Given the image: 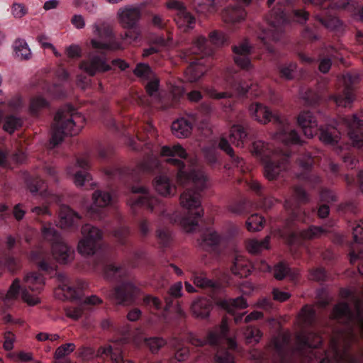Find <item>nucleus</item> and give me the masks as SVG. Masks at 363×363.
<instances>
[{
  "instance_id": "28",
  "label": "nucleus",
  "mask_w": 363,
  "mask_h": 363,
  "mask_svg": "<svg viewBox=\"0 0 363 363\" xmlns=\"http://www.w3.org/2000/svg\"><path fill=\"white\" fill-rule=\"evenodd\" d=\"M83 237L97 244L103 238V232L98 228L90 224H86L82 228Z\"/></svg>"
},
{
  "instance_id": "33",
  "label": "nucleus",
  "mask_w": 363,
  "mask_h": 363,
  "mask_svg": "<svg viewBox=\"0 0 363 363\" xmlns=\"http://www.w3.org/2000/svg\"><path fill=\"white\" fill-rule=\"evenodd\" d=\"M154 186L158 194L162 196H168L171 194L172 188L168 179L164 176L156 177L154 182Z\"/></svg>"
},
{
  "instance_id": "20",
  "label": "nucleus",
  "mask_w": 363,
  "mask_h": 363,
  "mask_svg": "<svg viewBox=\"0 0 363 363\" xmlns=\"http://www.w3.org/2000/svg\"><path fill=\"white\" fill-rule=\"evenodd\" d=\"M212 310V301L208 298H201L191 306L194 316L199 319L208 318Z\"/></svg>"
},
{
  "instance_id": "13",
  "label": "nucleus",
  "mask_w": 363,
  "mask_h": 363,
  "mask_svg": "<svg viewBox=\"0 0 363 363\" xmlns=\"http://www.w3.org/2000/svg\"><path fill=\"white\" fill-rule=\"evenodd\" d=\"M290 156V152H286L278 161H273L271 160H266L263 164L264 175L265 178L269 181L277 179L280 172L286 169V165L289 162V158Z\"/></svg>"
},
{
  "instance_id": "23",
  "label": "nucleus",
  "mask_w": 363,
  "mask_h": 363,
  "mask_svg": "<svg viewBox=\"0 0 363 363\" xmlns=\"http://www.w3.org/2000/svg\"><path fill=\"white\" fill-rule=\"evenodd\" d=\"M192 125L184 118L178 119L172 123V130L178 138H185L191 133Z\"/></svg>"
},
{
  "instance_id": "3",
  "label": "nucleus",
  "mask_w": 363,
  "mask_h": 363,
  "mask_svg": "<svg viewBox=\"0 0 363 363\" xmlns=\"http://www.w3.org/2000/svg\"><path fill=\"white\" fill-rule=\"evenodd\" d=\"M267 21L268 28L263 30L258 38L264 43L267 50L269 52L274 53V48L269 42L277 43L284 38L285 26L289 22L286 11L281 8L279 2L277 7L272 11Z\"/></svg>"
},
{
  "instance_id": "37",
  "label": "nucleus",
  "mask_w": 363,
  "mask_h": 363,
  "mask_svg": "<svg viewBox=\"0 0 363 363\" xmlns=\"http://www.w3.org/2000/svg\"><path fill=\"white\" fill-rule=\"evenodd\" d=\"M94 205L97 207L104 208L109 204L111 196L106 191H96L92 195Z\"/></svg>"
},
{
  "instance_id": "27",
  "label": "nucleus",
  "mask_w": 363,
  "mask_h": 363,
  "mask_svg": "<svg viewBox=\"0 0 363 363\" xmlns=\"http://www.w3.org/2000/svg\"><path fill=\"white\" fill-rule=\"evenodd\" d=\"M13 50L16 57L21 60H28L31 57V51L23 39H17L13 43Z\"/></svg>"
},
{
  "instance_id": "34",
  "label": "nucleus",
  "mask_w": 363,
  "mask_h": 363,
  "mask_svg": "<svg viewBox=\"0 0 363 363\" xmlns=\"http://www.w3.org/2000/svg\"><path fill=\"white\" fill-rule=\"evenodd\" d=\"M99 244L84 238L78 244V252L83 255H93L95 254Z\"/></svg>"
},
{
  "instance_id": "21",
  "label": "nucleus",
  "mask_w": 363,
  "mask_h": 363,
  "mask_svg": "<svg viewBox=\"0 0 363 363\" xmlns=\"http://www.w3.org/2000/svg\"><path fill=\"white\" fill-rule=\"evenodd\" d=\"M217 304L231 315H235L237 310L244 309L248 306L246 300L242 296L222 300L218 301Z\"/></svg>"
},
{
  "instance_id": "19",
  "label": "nucleus",
  "mask_w": 363,
  "mask_h": 363,
  "mask_svg": "<svg viewBox=\"0 0 363 363\" xmlns=\"http://www.w3.org/2000/svg\"><path fill=\"white\" fill-rule=\"evenodd\" d=\"M352 316L348 304L345 302H340L334 306L330 318L338 322L349 323L352 320Z\"/></svg>"
},
{
  "instance_id": "40",
  "label": "nucleus",
  "mask_w": 363,
  "mask_h": 363,
  "mask_svg": "<svg viewBox=\"0 0 363 363\" xmlns=\"http://www.w3.org/2000/svg\"><path fill=\"white\" fill-rule=\"evenodd\" d=\"M177 23L179 26H181L182 23H186L187 26L189 28H192V24L195 23L196 19L194 16L187 11L186 8L180 11V13H177V18L175 19Z\"/></svg>"
},
{
  "instance_id": "35",
  "label": "nucleus",
  "mask_w": 363,
  "mask_h": 363,
  "mask_svg": "<svg viewBox=\"0 0 363 363\" xmlns=\"http://www.w3.org/2000/svg\"><path fill=\"white\" fill-rule=\"evenodd\" d=\"M159 86L160 79L158 78H155L153 80L147 82L145 86V89L148 96L152 97L155 101L161 103L162 97L159 93Z\"/></svg>"
},
{
  "instance_id": "57",
  "label": "nucleus",
  "mask_w": 363,
  "mask_h": 363,
  "mask_svg": "<svg viewBox=\"0 0 363 363\" xmlns=\"http://www.w3.org/2000/svg\"><path fill=\"white\" fill-rule=\"evenodd\" d=\"M155 202L156 200L155 199L149 198L147 196H143L135 200L133 205L145 206L147 209L152 211L154 208V203Z\"/></svg>"
},
{
  "instance_id": "15",
  "label": "nucleus",
  "mask_w": 363,
  "mask_h": 363,
  "mask_svg": "<svg viewBox=\"0 0 363 363\" xmlns=\"http://www.w3.org/2000/svg\"><path fill=\"white\" fill-rule=\"evenodd\" d=\"M297 348L303 350L306 348L315 349L321 345L322 337L314 332H302L296 336Z\"/></svg>"
},
{
  "instance_id": "12",
  "label": "nucleus",
  "mask_w": 363,
  "mask_h": 363,
  "mask_svg": "<svg viewBox=\"0 0 363 363\" xmlns=\"http://www.w3.org/2000/svg\"><path fill=\"white\" fill-rule=\"evenodd\" d=\"M117 16L123 28H135L139 26L142 11L139 7L128 5L121 8L118 11Z\"/></svg>"
},
{
  "instance_id": "30",
  "label": "nucleus",
  "mask_w": 363,
  "mask_h": 363,
  "mask_svg": "<svg viewBox=\"0 0 363 363\" xmlns=\"http://www.w3.org/2000/svg\"><path fill=\"white\" fill-rule=\"evenodd\" d=\"M112 234L118 245H128L130 244L129 237L130 235V230L129 227H118L113 230Z\"/></svg>"
},
{
  "instance_id": "48",
  "label": "nucleus",
  "mask_w": 363,
  "mask_h": 363,
  "mask_svg": "<svg viewBox=\"0 0 363 363\" xmlns=\"http://www.w3.org/2000/svg\"><path fill=\"white\" fill-rule=\"evenodd\" d=\"M297 163L303 172H310L313 166V159L310 153H306L297 159Z\"/></svg>"
},
{
  "instance_id": "5",
  "label": "nucleus",
  "mask_w": 363,
  "mask_h": 363,
  "mask_svg": "<svg viewBox=\"0 0 363 363\" xmlns=\"http://www.w3.org/2000/svg\"><path fill=\"white\" fill-rule=\"evenodd\" d=\"M47 242L50 243L53 258L58 263L66 264L74 259V250L56 229L47 228Z\"/></svg>"
},
{
  "instance_id": "45",
  "label": "nucleus",
  "mask_w": 363,
  "mask_h": 363,
  "mask_svg": "<svg viewBox=\"0 0 363 363\" xmlns=\"http://www.w3.org/2000/svg\"><path fill=\"white\" fill-rule=\"evenodd\" d=\"M264 219L262 217H257V214L252 215L250 218L246 221V226L249 231H259L263 226Z\"/></svg>"
},
{
  "instance_id": "56",
  "label": "nucleus",
  "mask_w": 363,
  "mask_h": 363,
  "mask_svg": "<svg viewBox=\"0 0 363 363\" xmlns=\"http://www.w3.org/2000/svg\"><path fill=\"white\" fill-rule=\"evenodd\" d=\"M234 55H250L252 52V47L247 40L240 43L238 45L232 47Z\"/></svg>"
},
{
  "instance_id": "26",
  "label": "nucleus",
  "mask_w": 363,
  "mask_h": 363,
  "mask_svg": "<svg viewBox=\"0 0 363 363\" xmlns=\"http://www.w3.org/2000/svg\"><path fill=\"white\" fill-rule=\"evenodd\" d=\"M245 12L239 7H228L222 12V17L226 23H238L243 20Z\"/></svg>"
},
{
  "instance_id": "4",
  "label": "nucleus",
  "mask_w": 363,
  "mask_h": 363,
  "mask_svg": "<svg viewBox=\"0 0 363 363\" xmlns=\"http://www.w3.org/2000/svg\"><path fill=\"white\" fill-rule=\"evenodd\" d=\"M352 335L345 337L342 333L335 334L330 343V348L323 353L313 354L311 358L313 363H337L340 362L351 361L348 354Z\"/></svg>"
},
{
  "instance_id": "58",
  "label": "nucleus",
  "mask_w": 363,
  "mask_h": 363,
  "mask_svg": "<svg viewBox=\"0 0 363 363\" xmlns=\"http://www.w3.org/2000/svg\"><path fill=\"white\" fill-rule=\"evenodd\" d=\"M128 30L121 35L123 40L130 39V42L135 41L141 35V30L139 26L135 28H124Z\"/></svg>"
},
{
  "instance_id": "64",
  "label": "nucleus",
  "mask_w": 363,
  "mask_h": 363,
  "mask_svg": "<svg viewBox=\"0 0 363 363\" xmlns=\"http://www.w3.org/2000/svg\"><path fill=\"white\" fill-rule=\"evenodd\" d=\"M45 105V99L41 96L34 97L30 102V109L33 113H36L38 110Z\"/></svg>"
},
{
  "instance_id": "6",
  "label": "nucleus",
  "mask_w": 363,
  "mask_h": 363,
  "mask_svg": "<svg viewBox=\"0 0 363 363\" xmlns=\"http://www.w3.org/2000/svg\"><path fill=\"white\" fill-rule=\"evenodd\" d=\"M94 33L99 39H91L90 44L94 49L99 50L100 54L106 55L105 51L106 50L115 51L121 49L119 43L111 40L114 35L113 28L109 24L102 23L99 25H94Z\"/></svg>"
},
{
  "instance_id": "61",
  "label": "nucleus",
  "mask_w": 363,
  "mask_h": 363,
  "mask_svg": "<svg viewBox=\"0 0 363 363\" xmlns=\"http://www.w3.org/2000/svg\"><path fill=\"white\" fill-rule=\"evenodd\" d=\"M91 180V176L86 171H78L74 174V182L77 186H82L85 182Z\"/></svg>"
},
{
  "instance_id": "47",
  "label": "nucleus",
  "mask_w": 363,
  "mask_h": 363,
  "mask_svg": "<svg viewBox=\"0 0 363 363\" xmlns=\"http://www.w3.org/2000/svg\"><path fill=\"white\" fill-rule=\"evenodd\" d=\"M293 196L298 204L306 203L309 201V196L306 191L301 186H294Z\"/></svg>"
},
{
  "instance_id": "53",
  "label": "nucleus",
  "mask_w": 363,
  "mask_h": 363,
  "mask_svg": "<svg viewBox=\"0 0 363 363\" xmlns=\"http://www.w3.org/2000/svg\"><path fill=\"white\" fill-rule=\"evenodd\" d=\"M21 281L18 278H16L11 285L10 286L7 293L5 295L6 299H16L17 298L20 290L21 289L20 285Z\"/></svg>"
},
{
  "instance_id": "54",
  "label": "nucleus",
  "mask_w": 363,
  "mask_h": 363,
  "mask_svg": "<svg viewBox=\"0 0 363 363\" xmlns=\"http://www.w3.org/2000/svg\"><path fill=\"white\" fill-rule=\"evenodd\" d=\"M75 349V345L74 343L64 344L57 348L54 358H63L66 355H68L72 352Z\"/></svg>"
},
{
  "instance_id": "39",
  "label": "nucleus",
  "mask_w": 363,
  "mask_h": 363,
  "mask_svg": "<svg viewBox=\"0 0 363 363\" xmlns=\"http://www.w3.org/2000/svg\"><path fill=\"white\" fill-rule=\"evenodd\" d=\"M198 65L199 62L197 61L192 62L187 68L186 72L187 74H189L188 79L191 82L198 81L204 74V70L203 69L196 67Z\"/></svg>"
},
{
  "instance_id": "46",
  "label": "nucleus",
  "mask_w": 363,
  "mask_h": 363,
  "mask_svg": "<svg viewBox=\"0 0 363 363\" xmlns=\"http://www.w3.org/2000/svg\"><path fill=\"white\" fill-rule=\"evenodd\" d=\"M3 264L11 273H16L21 267V261L14 257L6 255L3 260Z\"/></svg>"
},
{
  "instance_id": "17",
  "label": "nucleus",
  "mask_w": 363,
  "mask_h": 363,
  "mask_svg": "<svg viewBox=\"0 0 363 363\" xmlns=\"http://www.w3.org/2000/svg\"><path fill=\"white\" fill-rule=\"evenodd\" d=\"M319 130V140L325 145L335 146L341 139L340 132L334 126L321 127Z\"/></svg>"
},
{
  "instance_id": "9",
  "label": "nucleus",
  "mask_w": 363,
  "mask_h": 363,
  "mask_svg": "<svg viewBox=\"0 0 363 363\" xmlns=\"http://www.w3.org/2000/svg\"><path fill=\"white\" fill-rule=\"evenodd\" d=\"M55 277L56 279L60 283L57 289L55 290V294L57 291L61 290L63 292L64 296L72 301H81L84 296L83 290L86 289L88 284L83 280H77L76 288L69 286L67 284V277L63 274L55 273V276H51L50 278Z\"/></svg>"
},
{
  "instance_id": "32",
  "label": "nucleus",
  "mask_w": 363,
  "mask_h": 363,
  "mask_svg": "<svg viewBox=\"0 0 363 363\" xmlns=\"http://www.w3.org/2000/svg\"><path fill=\"white\" fill-rule=\"evenodd\" d=\"M161 155L163 157H174L178 156L181 158L185 159L187 157V153L183 147L179 145H175L172 147L163 146L161 149Z\"/></svg>"
},
{
  "instance_id": "8",
  "label": "nucleus",
  "mask_w": 363,
  "mask_h": 363,
  "mask_svg": "<svg viewBox=\"0 0 363 363\" xmlns=\"http://www.w3.org/2000/svg\"><path fill=\"white\" fill-rule=\"evenodd\" d=\"M139 289L129 281L122 282L116 286L108 294L109 298L115 300L118 304L129 306L134 303Z\"/></svg>"
},
{
  "instance_id": "16",
  "label": "nucleus",
  "mask_w": 363,
  "mask_h": 363,
  "mask_svg": "<svg viewBox=\"0 0 363 363\" xmlns=\"http://www.w3.org/2000/svg\"><path fill=\"white\" fill-rule=\"evenodd\" d=\"M298 125L301 128L303 134L307 138H313L318 126L316 119L309 111L300 113L297 117Z\"/></svg>"
},
{
  "instance_id": "14",
  "label": "nucleus",
  "mask_w": 363,
  "mask_h": 363,
  "mask_svg": "<svg viewBox=\"0 0 363 363\" xmlns=\"http://www.w3.org/2000/svg\"><path fill=\"white\" fill-rule=\"evenodd\" d=\"M250 111L252 117L262 123L265 124L269 121H273L278 125L282 123V121L279 115L273 113L268 107L260 103L251 105Z\"/></svg>"
},
{
  "instance_id": "31",
  "label": "nucleus",
  "mask_w": 363,
  "mask_h": 363,
  "mask_svg": "<svg viewBox=\"0 0 363 363\" xmlns=\"http://www.w3.org/2000/svg\"><path fill=\"white\" fill-rule=\"evenodd\" d=\"M23 125V121L21 118L13 115L5 116L4 120L3 129L9 134H12L16 130L21 128Z\"/></svg>"
},
{
  "instance_id": "11",
  "label": "nucleus",
  "mask_w": 363,
  "mask_h": 363,
  "mask_svg": "<svg viewBox=\"0 0 363 363\" xmlns=\"http://www.w3.org/2000/svg\"><path fill=\"white\" fill-rule=\"evenodd\" d=\"M105 55H94L87 60L80 62L79 67L89 76L94 77L97 72H106L111 69V67L106 63Z\"/></svg>"
},
{
  "instance_id": "60",
  "label": "nucleus",
  "mask_w": 363,
  "mask_h": 363,
  "mask_svg": "<svg viewBox=\"0 0 363 363\" xmlns=\"http://www.w3.org/2000/svg\"><path fill=\"white\" fill-rule=\"evenodd\" d=\"M158 165V161L156 159H147L138 164V167L142 172H152Z\"/></svg>"
},
{
  "instance_id": "41",
  "label": "nucleus",
  "mask_w": 363,
  "mask_h": 363,
  "mask_svg": "<svg viewBox=\"0 0 363 363\" xmlns=\"http://www.w3.org/2000/svg\"><path fill=\"white\" fill-rule=\"evenodd\" d=\"M145 342L149 347L152 353H157L160 348L167 344V341L164 338L158 337L145 338Z\"/></svg>"
},
{
  "instance_id": "42",
  "label": "nucleus",
  "mask_w": 363,
  "mask_h": 363,
  "mask_svg": "<svg viewBox=\"0 0 363 363\" xmlns=\"http://www.w3.org/2000/svg\"><path fill=\"white\" fill-rule=\"evenodd\" d=\"M133 74L140 78L148 79L152 74V70L148 64L138 63L134 70Z\"/></svg>"
},
{
  "instance_id": "50",
  "label": "nucleus",
  "mask_w": 363,
  "mask_h": 363,
  "mask_svg": "<svg viewBox=\"0 0 363 363\" xmlns=\"http://www.w3.org/2000/svg\"><path fill=\"white\" fill-rule=\"evenodd\" d=\"M303 322L306 325H312L315 320V311L308 306H305L302 310Z\"/></svg>"
},
{
  "instance_id": "1",
  "label": "nucleus",
  "mask_w": 363,
  "mask_h": 363,
  "mask_svg": "<svg viewBox=\"0 0 363 363\" xmlns=\"http://www.w3.org/2000/svg\"><path fill=\"white\" fill-rule=\"evenodd\" d=\"M191 181L196 189H188L180 196L181 205L189 210L186 217L182 219V224L186 232H191L198 225V218L203 216V209L200 201V191L206 188L207 176L201 170L193 169L183 177L182 183Z\"/></svg>"
},
{
  "instance_id": "24",
  "label": "nucleus",
  "mask_w": 363,
  "mask_h": 363,
  "mask_svg": "<svg viewBox=\"0 0 363 363\" xmlns=\"http://www.w3.org/2000/svg\"><path fill=\"white\" fill-rule=\"evenodd\" d=\"M230 270L233 274L240 278L247 277L251 273L248 261L240 255L235 257Z\"/></svg>"
},
{
  "instance_id": "62",
  "label": "nucleus",
  "mask_w": 363,
  "mask_h": 363,
  "mask_svg": "<svg viewBox=\"0 0 363 363\" xmlns=\"http://www.w3.org/2000/svg\"><path fill=\"white\" fill-rule=\"evenodd\" d=\"M250 55H234L233 60L235 63L242 69H247L251 63Z\"/></svg>"
},
{
  "instance_id": "43",
  "label": "nucleus",
  "mask_w": 363,
  "mask_h": 363,
  "mask_svg": "<svg viewBox=\"0 0 363 363\" xmlns=\"http://www.w3.org/2000/svg\"><path fill=\"white\" fill-rule=\"evenodd\" d=\"M315 19H317L322 25H323L325 28L335 30L341 26V21L338 18L329 16L326 18H323L320 16H315Z\"/></svg>"
},
{
  "instance_id": "29",
  "label": "nucleus",
  "mask_w": 363,
  "mask_h": 363,
  "mask_svg": "<svg viewBox=\"0 0 363 363\" xmlns=\"http://www.w3.org/2000/svg\"><path fill=\"white\" fill-rule=\"evenodd\" d=\"M221 240V237L216 231H208L202 234L199 244L203 248L217 246Z\"/></svg>"
},
{
  "instance_id": "18",
  "label": "nucleus",
  "mask_w": 363,
  "mask_h": 363,
  "mask_svg": "<svg viewBox=\"0 0 363 363\" xmlns=\"http://www.w3.org/2000/svg\"><path fill=\"white\" fill-rule=\"evenodd\" d=\"M60 224L61 228L74 225L81 219L78 213L73 211L69 206L62 205L59 209Z\"/></svg>"
},
{
  "instance_id": "63",
  "label": "nucleus",
  "mask_w": 363,
  "mask_h": 363,
  "mask_svg": "<svg viewBox=\"0 0 363 363\" xmlns=\"http://www.w3.org/2000/svg\"><path fill=\"white\" fill-rule=\"evenodd\" d=\"M230 87L240 95H245L250 89V86L242 81H234L231 82Z\"/></svg>"
},
{
  "instance_id": "22",
  "label": "nucleus",
  "mask_w": 363,
  "mask_h": 363,
  "mask_svg": "<svg viewBox=\"0 0 363 363\" xmlns=\"http://www.w3.org/2000/svg\"><path fill=\"white\" fill-rule=\"evenodd\" d=\"M274 134V138L285 144L289 143H298L299 136L295 130H290L287 126L283 124Z\"/></svg>"
},
{
  "instance_id": "10",
  "label": "nucleus",
  "mask_w": 363,
  "mask_h": 363,
  "mask_svg": "<svg viewBox=\"0 0 363 363\" xmlns=\"http://www.w3.org/2000/svg\"><path fill=\"white\" fill-rule=\"evenodd\" d=\"M344 89L342 96H332L330 99H334L337 105L347 107L353 102L352 93L355 86L359 83V79L357 74L347 73L342 77Z\"/></svg>"
},
{
  "instance_id": "36",
  "label": "nucleus",
  "mask_w": 363,
  "mask_h": 363,
  "mask_svg": "<svg viewBox=\"0 0 363 363\" xmlns=\"http://www.w3.org/2000/svg\"><path fill=\"white\" fill-rule=\"evenodd\" d=\"M244 336L246 343L257 344L262 336V333L259 329L250 325L247 326L245 330Z\"/></svg>"
},
{
  "instance_id": "38",
  "label": "nucleus",
  "mask_w": 363,
  "mask_h": 363,
  "mask_svg": "<svg viewBox=\"0 0 363 363\" xmlns=\"http://www.w3.org/2000/svg\"><path fill=\"white\" fill-rule=\"evenodd\" d=\"M324 231L321 227L312 225L308 229L301 230L300 235L303 240H313L318 238Z\"/></svg>"
},
{
  "instance_id": "7",
  "label": "nucleus",
  "mask_w": 363,
  "mask_h": 363,
  "mask_svg": "<svg viewBox=\"0 0 363 363\" xmlns=\"http://www.w3.org/2000/svg\"><path fill=\"white\" fill-rule=\"evenodd\" d=\"M23 282L27 288L21 289V298L30 306H34L39 302L36 294L44 288L45 277L42 273L31 272L26 274L23 278Z\"/></svg>"
},
{
  "instance_id": "51",
  "label": "nucleus",
  "mask_w": 363,
  "mask_h": 363,
  "mask_svg": "<svg viewBox=\"0 0 363 363\" xmlns=\"http://www.w3.org/2000/svg\"><path fill=\"white\" fill-rule=\"evenodd\" d=\"M208 38L211 43L216 46H222L227 41L226 35L222 31L217 30L211 32Z\"/></svg>"
},
{
  "instance_id": "2",
  "label": "nucleus",
  "mask_w": 363,
  "mask_h": 363,
  "mask_svg": "<svg viewBox=\"0 0 363 363\" xmlns=\"http://www.w3.org/2000/svg\"><path fill=\"white\" fill-rule=\"evenodd\" d=\"M85 121V118L71 104L61 106L56 112L50 128L49 145L55 148L61 144L65 137L77 135Z\"/></svg>"
},
{
  "instance_id": "52",
  "label": "nucleus",
  "mask_w": 363,
  "mask_h": 363,
  "mask_svg": "<svg viewBox=\"0 0 363 363\" xmlns=\"http://www.w3.org/2000/svg\"><path fill=\"white\" fill-rule=\"evenodd\" d=\"M104 273L105 277L107 279H111L123 276L125 274V270L121 267H116L114 265L110 264L106 267Z\"/></svg>"
},
{
  "instance_id": "25",
  "label": "nucleus",
  "mask_w": 363,
  "mask_h": 363,
  "mask_svg": "<svg viewBox=\"0 0 363 363\" xmlns=\"http://www.w3.org/2000/svg\"><path fill=\"white\" fill-rule=\"evenodd\" d=\"M342 123L347 127V135L353 147L360 149L363 147V133L352 129V123L348 118H342Z\"/></svg>"
},
{
  "instance_id": "44",
  "label": "nucleus",
  "mask_w": 363,
  "mask_h": 363,
  "mask_svg": "<svg viewBox=\"0 0 363 363\" xmlns=\"http://www.w3.org/2000/svg\"><path fill=\"white\" fill-rule=\"evenodd\" d=\"M30 259L38 263V267L45 271V260L44 256V250L43 247H38L33 250L30 253Z\"/></svg>"
},
{
  "instance_id": "55",
  "label": "nucleus",
  "mask_w": 363,
  "mask_h": 363,
  "mask_svg": "<svg viewBox=\"0 0 363 363\" xmlns=\"http://www.w3.org/2000/svg\"><path fill=\"white\" fill-rule=\"evenodd\" d=\"M165 161L167 163L171 164L176 166L179 168V170L177 172V179L179 182H182L183 177L186 176V172L183 171V169L185 167L184 163L182 160H178V159H174V158H168Z\"/></svg>"
},
{
  "instance_id": "59",
  "label": "nucleus",
  "mask_w": 363,
  "mask_h": 363,
  "mask_svg": "<svg viewBox=\"0 0 363 363\" xmlns=\"http://www.w3.org/2000/svg\"><path fill=\"white\" fill-rule=\"evenodd\" d=\"M288 268L289 267L286 266L283 262H279L277 264L274 266V278L277 280L284 279L286 277L287 273L289 272Z\"/></svg>"
},
{
  "instance_id": "49",
  "label": "nucleus",
  "mask_w": 363,
  "mask_h": 363,
  "mask_svg": "<svg viewBox=\"0 0 363 363\" xmlns=\"http://www.w3.org/2000/svg\"><path fill=\"white\" fill-rule=\"evenodd\" d=\"M156 236L159 240L160 245L162 247H167L172 240V233L166 228L157 230Z\"/></svg>"
}]
</instances>
